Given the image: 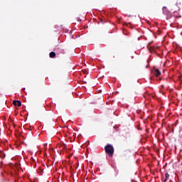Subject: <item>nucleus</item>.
Here are the masks:
<instances>
[{
	"label": "nucleus",
	"mask_w": 182,
	"mask_h": 182,
	"mask_svg": "<svg viewBox=\"0 0 182 182\" xmlns=\"http://www.w3.org/2000/svg\"><path fill=\"white\" fill-rule=\"evenodd\" d=\"M105 152L107 153V154H108L109 156V157L113 156V154L114 153V148H113V146H112L111 144H107L105 147Z\"/></svg>",
	"instance_id": "obj_1"
},
{
	"label": "nucleus",
	"mask_w": 182,
	"mask_h": 182,
	"mask_svg": "<svg viewBox=\"0 0 182 182\" xmlns=\"http://www.w3.org/2000/svg\"><path fill=\"white\" fill-rule=\"evenodd\" d=\"M151 45V43H149L148 44V49L149 52H157V50L159 49L158 46H150Z\"/></svg>",
	"instance_id": "obj_2"
},
{
	"label": "nucleus",
	"mask_w": 182,
	"mask_h": 182,
	"mask_svg": "<svg viewBox=\"0 0 182 182\" xmlns=\"http://www.w3.org/2000/svg\"><path fill=\"white\" fill-rule=\"evenodd\" d=\"M162 11L163 14L166 15V19H170V18H171V16H170V12H168V10H167V7H164Z\"/></svg>",
	"instance_id": "obj_3"
},
{
	"label": "nucleus",
	"mask_w": 182,
	"mask_h": 182,
	"mask_svg": "<svg viewBox=\"0 0 182 182\" xmlns=\"http://www.w3.org/2000/svg\"><path fill=\"white\" fill-rule=\"evenodd\" d=\"M13 105H14V106H18V107H21V106H22V102L19 100H14Z\"/></svg>",
	"instance_id": "obj_4"
},
{
	"label": "nucleus",
	"mask_w": 182,
	"mask_h": 182,
	"mask_svg": "<svg viewBox=\"0 0 182 182\" xmlns=\"http://www.w3.org/2000/svg\"><path fill=\"white\" fill-rule=\"evenodd\" d=\"M155 76H160L161 75V72L159 69H156L154 72Z\"/></svg>",
	"instance_id": "obj_5"
},
{
	"label": "nucleus",
	"mask_w": 182,
	"mask_h": 182,
	"mask_svg": "<svg viewBox=\"0 0 182 182\" xmlns=\"http://www.w3.org/2000/svg\"><path fill=\"white\" fill-rule=\"evenodd\" d=\"M56 56V53L55 52L50 53V58H55Z\"/></svg>",
	"instance_id": "obj_6"
},
{
	"label": "nucleus",
	"mask_w": 182,
	"mask_h": 182,
	"mask_svg": "<svg viewBox=\"0 0 182 182\" xmlns=\"http://www.w3.org/2000/svg\"><path fill=\"white\" fill-rule=\"evenodd\" d=\"M165 177H166V178H165V180H164V182H166L167 180H168V177H170V175L168 174V173H166L165 174Z\"/></svg>",
	"instance_id": "obj_7"
},
{
	"label": "nucleus",
	"mask_w": 182,
	"mask_h": 182,
	"mask_svg": "<svg viewBox=\"0 0 182 182\" xmlns=\"http://www.w3.org/2000/svg\"><path fill=\"white\" fill-rule=\"evenodd\" d=\"M65 147H66V145H65V144H63V148L65 149Z\"/></svg>",
	"instance_id": "obj_8"
},
{
	"label": "nucleus",
	"mask_w": 182,
	"mask_h": 182,
	"mask_svg": "<svg viewBox=\"0 0 182 182\" xmlns=\"http://www.w3.org/2000/svg\"><path fill=\"white\" fill-rule=\"evenodd\" d=\"M179 83H180V85H181V83H182V81H181V80H180V82H179Z\"/></svg>",
	"instance_id": "obj_9"
}]
</instances>
